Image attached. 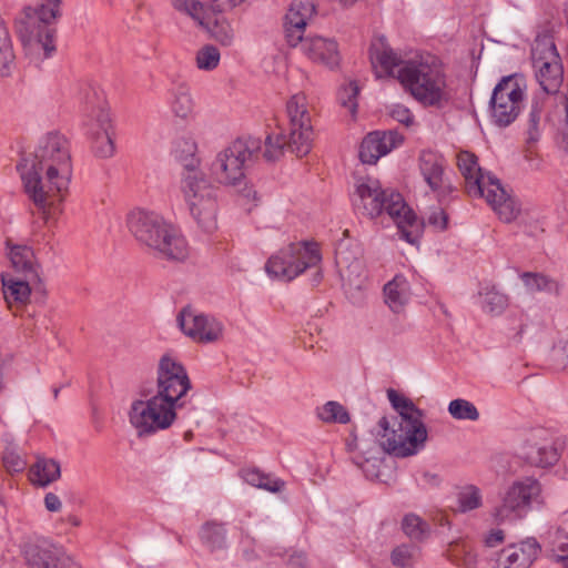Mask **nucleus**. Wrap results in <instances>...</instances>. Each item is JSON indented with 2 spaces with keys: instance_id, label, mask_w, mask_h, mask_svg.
Listing matches in <instances>:
<instances>
[{
  "instance_id": "nucleus-14",
  "label": "nucleus",
  "mask_w": 568,
  "mask_h": 568,
  "mask_svg": "<svg viewBox=\"0 0 568 568\" xmlns=\"http://www.w3.org/2000/svg\"><path fill=\"white\" fill-rule=\"evenodd\" d=\"M525 81L517 74L504 77L495 87L490 98V114L495 124L507 126L513 123L520 113Z\"/></svg>"
},
{
  "instance_id": "nucleus-45",
  "label": "nucleus",
  "mask_w": 568,
  "mask_h": 568,
  "mask_svg": "<svg viewBox=\"0 0 568 568\" xmlns=\"http://www.w3.org/2000/svg\"><path fill=\"white\" fill-rule=\"evenodd\" d=\"M205 29H207L211 36L222 45L230 47L233 44L235 32L232 24L226 19H217L213 26H210V21L207 20V27Z\"/></svg>"
},
{
  "instance_id": "nucleus-25",
  "label": "nucleus",
  "mask_w": 568,
  "mask_h": 568,
  "mask_svg": "<svg viewBox=\"0 0 568 568\" xmlns=\"http://www.w3.org/2000/svg\"><path fill=\"white\" fill-rule=\"evenodd\" d=\"M26 556L32 568H58L67 555L61 547L41 539L28 547Z\"/></svg>"
},
{
  "instance_id": "nucleus-24",
  "label": "nucleus",
  "mask_w": 568,
  "mask_h": 568,
  "mask_svg": "<svg viewBox=\"0 0 568 568\" xmlns=\"http://www.w3.org/2000/svg\"><path fill=\"white\" fill-rule=\"evenodd\" d=\"M303 53L312 61L322 63L328 68H334L339 63V52L335 40L320 36H302L298 42Z\"/></svg>"
},
{
  "instance_id": "nucleus-7",
  "label": "nucleus",
  "mask_w": 568,
  "mask_h": 568,
  "mask_svg": "<svg viewBox=\"0 0 568 568\" xmlns=\"http://www.w3.org/2000/svg\"><path fill=\"white\" fill-rule=\"evenodd\" d=\"M457 166L465 179V186L470 196L485 197L499 219L506 223L515 221L520 206L500 181L490 173H484L474 153L462 151L457 154Z\"/></svg>"
},
{
  "instance_id": "nucleus-42",
  "label": "nucleus",
  "mask_w": 568,
  "mask_h": 568,
  "mask_svg": "<svg viewBox=\"0 0 568 568\" xmlns=\"http://www.w3.org/2000/svg\"><path fill=\"white\" fill-rule=\"evenodd\" d=\"M194 60L199 70L209 72L219 67L221 53L215 45L205 44L196 51Z\"/></svg>"
},
{
  "instance_id": "nucleus-34",
  "label": "nucleus",
  "mask_w": 568,
  "mask_h": 568,
  "mask_svg": "<svg viewBox=\"0 0 568 568\" xmlns=\"http://www.w3.org/2000/svg\"><path fill=\"white\" fill-rule=\"evenodd\" d=\"M14 52L9 31L0 18V75L6 77L14 64Z\"/></svg>"
},
{
  "instance_id": "nucleus-43",
  "label": "nucleus",
  "mask_w": 568,
  "mask_h": 568,
  "mask_svg": "<svg viewBox=\"0 0 568 568\" xmlns=\"http://www.w3.org/2000/svg\"><path fill=\"white\" fill-rule=\"evenodd\" d=\"M448 413L457 420L476 422L479 418V412L476 406L464 398L453 399L448 404Z\"/></svg>"
},
{
  "instance_id": "nucleus-62",
  "label": "nucleus",
  "mask_w": 568,
  "mask_h": 568,
  "mask_svg": "<svg viewBox=\"0 0 568 568\" xmlns=\"http://www.w3.org/2000/svg\"><path fill=\"white\" fill-rule=\"evenodd\" d=\"M59 392H60V388H59V387H54V388H53V396H54V398H57V397H58Z\"/></svg>"
},
{
  "instance_id": "nucleus-3",
  "label": "nucleus",
  "mask_w": 568,
  "mask_h": 568,
  "mask_svg": "<svg viewBox=\"0 0 568 568\" xmlns=\"http://www.w3.org/2000/svg\"><path fill=\"white\" fill-rule=\"evenodd\" d=\"M388 399L399 415L397 428L389 429L386 417L381 418L379 427L384 430L383 448L400 458L416 455L425 447L428 433L424 424V414L416 405L404 395L394 389L387 392Z\"/></svg>"
},
{
  "instance_id": "nucleus-28",
  "label": "nucleus",
  "mask_w": 568,
  "mask_h": 568,
  "mask_svg": "<svg viewBox=\"0 0 568 568\" xmlns=\"http://www.w3.org/2000/svg\"><path fill=\"white\" fill-rule=\"evenodd\" d=\"M371 60L378 78L383 75L394 77L395 71L397 72L403 65L399 57L383 42L373 44L371 49Z\"/></svg>"
},
{
  "instance_id": "nucleus-38",
  "label": "nucleus",
  "mask_w": 568,
  "mask_h": 568,
  "mask_svg": "<svg viewBox=\"0 0 568 568\" xmlns=\"http://www.w3.org/2000/svg\"><path fill=\"white\" fill-rule=\"evenodd\" d=\"M457 507L459 513H468L483 505L481 491L474 485H467L457 493Z\"/></svg>"
},
{
  "instance_id": "nucleus-4",
  "label": "nucleus",
  "mask_w": 568,
  "mask_h": 568,
  "mask_svg": "<svg viewBox=\"0 0 568 568\" xmlns=\"http://www.w3.org/2000/svg\"><path fill=\"white\" fill-rule=\"evenodd\" d=\"M397 79L406 91L424 106L442 108L449 91L442 61L433 54H420L403 62Z\"/></svg>"
},
{
  "instance_id": "nucleus-59",
  "label": "nucleus",
  "mask_w": 568,
  "mask_h": 568,
  "mask_svg": "<svg viewBox=\"0 0 568 568\" xmlns=\"http://www.w3.org/2000/svg\"><path fill=\"white\" fill-rule=\"evenodd\" d=\"M566 130L567 132L565 133V139H564V143H565V150L568 151V97H567V103H566Z\"/></svg>"
},
{
  "instance_id": "nucleus-13",
  "label": "nucleus",
  "mask_w": 568,
  "mask_h": 568,
  "mask_svg": "<svg viewBox=\"0 0 568 568\" xmlns=\"http://www.w3.org/2000/svg\"><path fill=\"white\" fill-rule=\"evenodd\" d=\"M531 61L536 79L546 93H556L564 79V70L554 39L538 34L531 47Z\"/></svg>"
},
{
  "instance_id": "nucleus-36",
  "label": "nucleus",
  "mask_w": 568,
  "mask_h": 568,
  "mask_svg": "<svg viewBox=\"0 0 568 568\" xmlns=\"http://www.w3.org/2000/svg\"><path fill=\"white\" fill-rule=\"evenodd\" d=\"M26 276L23 280L21 278H10V280H2L3 282V293L7 302L11 304L12 302L17 303H26L29 301L30 297V286L29 282Z\"/></svg>"
},
{
  "instance_id": "nucleus-48",
  "label": "nucleus",
  "mask_w": 568,
  "mask_h": 568,
  "mask_svg": "<svg viewBox=\"0 0 568 568\" xmlns=\"http://www.w3.org/2000/svg\"><path fill=\"white\" fill-rule=\"evenodd\" d=\"M359 93V88L354 81H349L345 85H343L338 91V101L339 103L346 108L352 115L356 114L357 110V95Z\"/></svg>"
},
{
  "instance_id": "nucleus-37",
  "label": "nucleus",
  "mask_w": 568,
  "mask_h": 568,
  "mask_svg": "<svg viewBox=\"0 0 568 568\" xmlns=\"http://www.w3.org/2000/svg\"><path fill=\"white\" fill-rule=\"evenodd\" d=\"M316 416L326 424H347L349 414L347 409L338 402L328 400L324 405L316 408Z\"/></svg>"
},
{
  "instance_id": "nucleus-31",
  "label": "nucleus",
  "mask_w": 568,
  "mask_h": 568,
  "mask_svg": "<svg viewBox=\"0 0 568 568\" xmlns=\"http://www.w3.org/2000/svg\"><path fill=\"white\" fill-rule=\"evenodd\" d=\"M241 477L248 485L270 493H278L285 486V483L282 479L264 474L256 468L243 469L241 471Z\"/></svg>"
},
{
  "instance_id": "nucleus-35",
  "label": "nucleus",
  "mask_w": 568,
  "mask_h": 568,
  "mask_svg": "<svg viewBox=\"0 0 568 568\" xmlns=\"http://www.w3.org/2000/svg\"><path fill=\"white\" fill-rule=\"evenodd\" d=\"M172 7L186 16H189L197 26L207 27V10L199 0H171Z\"/></svg>"
},
{
  "instance_id": "nucleus-39",
  "label": "nucleus",
  "mask_w": 568,
  "mask_h": 568,
  "mask_svg": "<svg viewBox=\"0 0 568 568\" xmlns=\"http://www.w3.org/2000/svg\"><path fill=\"white\" fill-rule=\"evenodd\" d=\"M521 280L530 293L535 292H548V293H559V285L556 281L550 277L539 274V273H524L521 274Z\"/></svg>"
},
{
  "instance_id": "nucleus-33",
  "label": "nucleus",
  "mask_w": 568,
  "mask_h": 568,
  "mask_svg": "<svg viewBox=\"0 0 568 568\" xmlns=\"http://www.w3.org/2000/svg\"><path fill=\"white\" fill-rule=\"evenodd\" d=\"M200 538L211 550L222 549L226 545V530L222 524L210 521L201 527Z\"/></svg>"
},
{
  "instance_id": "nucleus-16",
  "label": "nucleus",
  "mask_w": 568,
  "mask_h": 568,
  "mask_svg": "<svg viewBox=\"0 0 568 568\" xmlns=\"http://www.w3.org/2000/svg\"><path fill=\"white\" fill-rule=\"evenodd\" d=\"M540 494L541 486L539 481L531 477L514 481L508 487L500 506L495 509L496 520L504 523L524 518Z\"/></svg>"
},
{
  "instance_id": "nucleus-27",
  "label": "nucleus",
  "mask_w": 568,
  "mask_h": 568,
  "mask_svg": "<svg viewBox=\"0 0 568 568\" xmlns=\"http://www.w3.org/2000/svg\"><path fill=\"white\" fill-rule=\"evenodd\" d=\"M384 302L394 313H402L412 298V288L407 278L396 275L383 288Z\"/></svg>"
},
{
  "instance_id": "nucleus-61",
  "label": "nucleus",
  "mask_w": 568,
  "mask_h": 568,
  "mask_svg": "<svg viewBox=\"0 0 568 568\" xmlns=\"http://www.w3.org/2000/svg\"><path fill=\"white\" fill-rule=\"evenodd\" d=\"M355 0H341L344 6H352Z\"/></svg>"
},
{
  "instance_id": "nucleus-55",
  "label": "nucleus",
  "mask_w": 568,
  "mask_h": 568,
  "mask_svg": "<svg viewBox=\"0 0 568 568\" xmlns=\"http://www.w3.org/2000/svg\"><path fill=\"white\" fill-rule=\"evenodd\" d=\"M505 540V534L501 529H491L484 538L487 547L494 548Z\"/></svg>"
},
{
  "instance_id": "nucleus-11",
  "label": "nucleus",
  "mask_w": 568,
  "mask_h": 568,
  "mask_svg": "<svg viewBox=\"0 0 568 568\" xmlns=\"http://www.w3.org/2000/svg\"><path fill=\"white\" fill-rule=\"evenodd\" d=\"M22 159H32L36 166L48 171L49 180H54V189L61 190L70 184L72 178V163L68 141L60 134L50 133L40 142L33 153Z\"/></svg>"
},
{
  "instance_id": "nucleus-29",
  "label": "nucleus",
  "mask_w": 568,
  "mask_h": 568,
  "mask_svg": "<svg viewBox=\"0 0 568 568\" xmlns=\"http://www.w3.org/2000/svg\"><path fill=\"white\" fill-rule=\"evenodd\" d=\"M8 256L17 272L22 273L28 280L38 278L34 254L27 245H12L9 247Z\"/></svg>"
},
{
  "instance_id": "nucleus-12",
  "label": "nucleus",
  "mask_w": 568,
  "mask_h": 568,
  "mask_svg": "<svg viewBox=\"0 0 568 568\" xmlns=\"http://www.w3.org/2000/svg\"><path fill=\"white\" fill-rule=\"evenodd\" d=\"M321 260L322 256L315 243H291L268 258L265 270L275 278L292 281L305 270L317 266Z\"/></svg>"
},
{
  "instance_id": "nucleus-8",
  "label": "nucleus",
  "mask_w": 568,
  "mask_h": 568,
  "mask_svg": "<svg viewBox=\"0 0 568 568\" xmlns=\"http://www.w3.org/2000/svg\"><path fill=\"white\" fill-rule=\"evenodd\" d=\"M261 150L257 139H237L220 151L211 164L214 181L223 186L235 187L247 201L256 199V191L246 182V169Z\"/></svg>"
},
{
  "instance_id": "nucleus-10",
  "label": "nucleus",
  "mask_w": 568,
  "mask_h": 568,
  "mask_svg": "<svg viewBox=\"0 0 568 568\" xmlns=\"http://www.w3.org/2000/svg\"><path fill=\"white\" fill-rule=\"evenodd\" d=\"M32 159H21L17 164L28 199L43 214L45 220L62 211V203L69 193L70 184L54 189V180H49L48 171L36 166Z\"/></svg>"
},
{
  "instance_id": "nucleus-22",
  "label": "nucleus",
  "mask_w": 568,
  "mask_h": 568,
  "mask_svg": "<svg viewBox=\"0 0 568 568\" xmlns=\"http://www.w3.org/2000/svg\"><path fill=\"white\" fill-rule=\"evenodd\" d=\"M538 552L539 545L535 539L509 545L498 554L491 568H529Z\"/></svg>"
},
{
  "instance_id": "nucleus-2",
  "label": "nucleus",
  "mask_w": 568,
  "mask_h": 568,
  "mask_svg": "<svg viewBox=\"0 0 568 568\" xmlns=\"http://www.w3.org/2000/svg\"><path fill=\"white\" fill-rule=\"evenodd\" d=\"M352 202L357 213L369 219L386 214L397 225L405 241L410 244L418 242L419 224L415 221L414 212L399 193L383 189L378 180L373 178L356 180Z\"/></svg>"
},
{
  "instance_id": "nucleus-40",
  "label": "nucleus",
  "mask_w": 568,
  "mask_h": 568,
  "mask_svg": "<svg viewBox=\"0 0 568 568\" xmlns=\"http://www.w3.org/2000/svg\"><path fill=\"white\" fill-rule=\"evenodd\" d=\"M541 114H542V105L538 101H534L531 103V108L528 114V121H527V138L526 143L531 146L536 144L542 133V125H541Z\"/></svg>"
},
{
  "instance_id": "nucleus-18",
  "label": "nucleus",
  "mask_w": 568,
  "mask_h": 568,
  "mask_svg": "<svg viewBox=\"0 0 568 568\" xmlns=\"http://www.w3.org/2000/svg\"><path fill=\"white\" fill-rule=\"evenodd\" d=\"M520 455L527 463L537 467L551 466L558 459L551 435L545 428H536L526 434Z\"/></svg>"
},
{
  "instance_id": "nucleus-57",
  "label": "nucleus",
  "mask_w": 568,
  "mask_h": 568,
  "mask_svg": "<svg viewBox=\"0 0 568 568\" xmlns=\"http://www.w3.org/2000/svg\"><path fill=\"white\" fill-rule=\"evenodd\" d=\"M556 352H558L562 357H565L566 359H568V337L567 338H564L561 339L557 347H556Z\"/></svg>"
},
{
  "instance_id": "nucleus-32",
  "label": "nucleus",
  "mask_w": 568,
  "mask_h": 568,
  "mask_svg": "<svg viewBox=\"0 0 568 568\" xmlns=\"http://www.w3.org/2000/svg\"><path fill=\"white\" fill-rule=\"evenodd\" d=\"M402 530L413 541H424L430 535V526L416 514H406L402 519Z\"/></svg>"
},
{
  "instance_id": "nucleus-19",
  "label": "nucleus",
  "mask_w": 568,
  "mask_h": 568,
  "mask_svg": "<svg viewBox=\"0 0 568 568\" xmlns=\"http://www.w3.org/2000/svg\"><path fill=\"white\" fill-rule=\"evenodd\" d=\"M419 170L427 185L438 196H446L453 192V186L445 176V161L440 154L423 151L419 155Z\"/></svg>"
},
{
  "instance_id": "nucleus-26",
  "label": "nucleus",
  "mask_w": 568,
  "mask_h": 568,
  "mask_svg": "<svg viewBox=\"0 0 568 568\" xmlns=\"http://www.w3.org/2000/svg\"><path fill=\"white\" fill-rule=\"evenodd\" d=\"M168 94V103L175 118L189 121L194 116L196 104L189 83L185 81L174 83L169 89Z\"/></svg>"
},
{
  "instance_id": "nucleus-52",
  "label": "nucleus",
  "mask_w": 568,
  "mask_h": 568,
  "mask_svg": "<svg viewBox=\"0 0 568 568\" xmlns=\"http://www.w3.org/2000/svg\"><path fill=\"white\" fill-rule=\"evenodd\" d=\"M389 114L394 120L405 124L406 126L410 125L414 122L413 113L407 106L403 104L393 105L389 111Z\"/></svg>"
},
{
  "instance_id": "nucleus-54",
  "label": "nucleus",
  "mask_w": 568,
  "mask_h": 568,
  "mask_svg": "<svg viewBox=\"0 0 568 568\" xmlns=\"http://www.w3.org/2000/svg\"><path fill=\"white\" fill-rule=\"evenodd\" d=\"M212 9L217 12L231 11L234 8L241 6L246 0H211Z\"/></svg>"
},
{
  "instance_id": "nucleus-53",
  "label": "nucleus",
  "mask_w": 568,
  "mask_h": 568,
  "mask_svg": "<svg viewBox=\"0 0 568 568\" xmlns=\"http://www.w3.org/2000/svg\"><path fill=\"white\" fill-rule=\"evenodd\" d=\"M3 464L8 471L10 473H19L22 471L26 467V462L14 453H7L3 456Z\"/></svg>"
},
{
  "instance_id": "nucleus-5",
  "label": "nucleus",
  "mask_w": 568,
  "mask_h": 568,
  "mask_svg": "<svg viewBox=\"0 0 568 568\" xmlns=\"http://www.w3.org/2000/svg\"><path fill=\"white\" fill-rule=\"evenodd\" d=\"M126 225L134 239L159 257L184 261L189 256L186 240L159 213L133 210L128 214Z\"/></svg>"
},
{
  "instance_id": "nucleus-44",
  "label": "nucleus",
  "mask_w": 568,
  "mask_h": 568,
  "mask_svg": "<svg viewBox=\"0 0 568 568\" xmlns=\"http://www.w3.org/2000/svg\"><path fill=\"white\" fill-rule=\"evenodd\" d=\"M481 296L483 310L490 314H500L508 306V297L495 287L486 288Z\"/></svg>"
},
{
  "instance_id": "nucleus-51",
  "label": "nucleus",
  "mask_w": 568,
  "mask_h": 568,
  "mask_svg": "<svg viewBox=\"0 0 568 568\" xmlns=\"http://www.w3.org/2000/svg\"><path fill=\"white\" fill-rule=\"evenodd\" d=\"M552 552L558 561L568 568V535L558 532L552 541Z\"/></svg>"
},
{
  "instance_id": "nucleus-20",
  "label": "nucleus",
  "mask_w": 568,
  "mask_h": 568,
  "mask_svg": "<svg viewBox=\"0 0 568 568\" xmlns=\"http://www.w3.org/2000/svg\"><path fill=\"white\" fill-rule=\"evenodd\" d=\"M111 118L108 110L99 109L90 125L88 133L92 140V150L98 158L108 159L114 154L115 146L111 133Z\"/></svg>"
},
{
  "instance_id": "nucleus-50",
  "label": "nucleus",
  "mask_w": 568,
  "mask_h": 568,
  "mask_svg": "<svg viewBox=\"0 0 568 568\" xmlns=\"http://www.w3.org/2000/svg\"><path fill=\"white\" fill-rule=\"evenodd\" d=\"M455 560L465 568H477L478 556L470 547L466 545L455 546L452 555Z\"/></svg>"
},
{
  "instance_id": "nucleus-23",
  "label": "nucleus",
  "mask_w": 568,
  "mask_h": 568,
  "mask_svg": "<svg viewBox=\"0 0 568 568\" xmlns=\"http://www.w3.org/2000/svg\"><path fill=\"white\" fill-rule=\"evenodd\" d=\"M315 13L314 0H294L286 13L285 32L291 47L302 41L307 21Z\"/></svg>"
},
{
  "instance_id": "nucleus-47",
  "label": "nucleus",
  "mask_w": 568,
  "mask_h": 568,
  "mask_svg": "<svg viewBox=\"0 0 568 568\" xmlns=\"http://www.w3.org/2000/svg\"><path fill=\"white\" fill-rule=\"evenodd\" d=\"M196 152V143L191 135H183L176 139L173 143V153L176 159L193 163V156ZM189 165V163H186Z\"/></svg>"
},
{
  "instance_id": "nucleus-30",
  "label": "nucleus",
  "mask_w": 568,
  "mask_h": 568,
  "mask_svg": "<svg viewBox=\"0 0 568 568\" xmlns=\"http://www.w3.org/2000/svg\"><path fill=\"white\" fill-rule=\"evenodd\" d=\"M61 476L60 465L54 459H38L30 468L29 477L32 484L45 487Z\"/></svg>"
},
{
  "instance_id": "nucleus-49",
  "label": "nucleus",
  "mask_w": 568,
  "mask_h": 568,
  "mask_svg": "<svg viewBox=\"0 0 568 568\" xmlns=\"http://www.w3.org/2000/svg\"><path fill=\"white\" fill-rule=\"evenodd\" d=\"M415 221L419 224V233L422 232V226L425 224L432 226L436 232H443L448 226V215L439 206L430 209L423 223H419L416 217Z\"/></svg>"
},
{
  "instance_id": "nucleus-41",
  "label": "nucleus",
  "mask_w": 568,
  "mask_h": 568,
  "mask_svg": "<svg viewBox=\"0 0 568 568\" xmlns=\"http://www.w3.org/2000/svg\"><path fill=\"white\" fill-rule=\"evenodd\" d=\"M285 149H287L286 135L282 132L270 133L265 138L263 158L267 162H274L280 160Z\"/></svg>"
},
{
  "instance_id": "nucleus-15",
  "label": "nucleus",
  "mask_w": 568,
  "mask_h": 568,
  "mask_svg": "<svg viewBox=\"0 0 568 568\" xmlns=\"http://www.w3.org/2000/svg\"><path fill=\"white\" fill-rule=\"evenodd\" d=\"M286 112L290 120V133L286 136L287 150L304 156L313 146L314 132L308 111L307 100L304 94L291 97L286 104Z\"/></svg>"
},
{
  "instance_id": "nucleus-56",
  "label": "nucleus",
  "mask_w": 568,
  "mask_h": 568,
  "mask_svg": "<svg viewBox=\"0 0 568 568\" xmlns=\"http://www.w3.org/2000/svg\"><path fill=\"white\" fill-rule=\"evenodd\" d=\"M44 506L45 508L49 510V511H59L62 507V503L60 500V498L53 494V493H48L45 496H44Z\"/></svg>"
},
{
  "instance_id": "nucleus-58",
  "label": "nucleus",
  "mask_w": 568,
  "mask_h": 568,
  "mask_svg": "<svg viewBox=\"0 0 568 568\" xmlns=\"http://www.w3.org/2000/svg\"><path fill=\"white\" fill-rule=\"evenodd\" d=\"M58 568H81L75 561H73L69 556L62 558Z\"/></svg>"
},
{
  "instance_id": "nucleus-9",
  "label": "nucleus",
  "mask_w": 568,
  "mask_h": 568,
  "mask_svg": "<svg viewBox=\"0 0 568 568\" xmlns=\"http://www.w3.org/2000/svg\"><path fill=\"white\" fill-rule=\"evenodd\" d=\"M180 190L197 227L204 233H213L217 229V187L203 173L187 171L182 176Z\"/></svg>"
},
{
  "instance_id": "nucleus-46",
  "label": "nucleus",
  "mask_w": 568,
  "mask_h": 568,
  "mask_svg": "<svg viewBox=\"0 0 568 568\" xmlns=\"http://www.w3.org/2000/svg\"><path fill=\"white\" fill-rule=\"evenodd\" d=\"M418 548L413 545H400L392 551V562L400 568H408L418 558Z\"/></svg>"
},
{
  "instance_id": "nucleus-17",
  "label": "nucleus",
  "mask_w": 568,
  "mask_h": 568,
  "mask_svg": "<svg viewBox=\"0 0 568 568\" xmlns=\"http://www.w3.org/2000/svg\"><path fill=\"white\" fill-rule=\"evenodd\" d=\"M182 332L197 343H214L222 338L224 326L213 316L185 307L178 316Z\"/></svg>"
},
{
  "instance_id": "nucleus-1",
  "label": "nucleus",
  "mask_w": 568,
  "mask_h": 568,
  "mask_svg": "<svg viewBox=\"0 0 568 568\" xmlns=\"http://www.w3.org/2000/svg\"><path fill=\"white\" fill-rule=\"evenodd\" d=\"M191 388L192 384L183 365L171 355H163L156 369V392L146 399H136L131 404L129 422L136 435L151 436L170 428Z\"/></svg>"
},
{
  "instance_id": "nucleus-60",
  "label": "nucleus",
  "mask_w": 568,
  "mask_h": 568,
  "mask_svg": "<svg viewBox=\"0 0 568 568\" xmlns=\"http://www.w3.org/2000/svg\"><path fill=\"white\" fill-rule=\"evenodd\" d=\"M65 521L69 523L70 525L74 526V527H78L81 525V520L74 516V515H68L65 517Z\"/></svg>"
},
{
  "instance_id": "nucleus-21",
  "label": "nucleus",
  "mask_w": 568,
  "mask_h": 568,
  "mask_svg": "<svg viewBox=\"0 0 568 568\" xmlns=\"http://www.w3.org/2000/svg\"><path fill=\"white\" fill-rule=\"evenodd\" d=\"M403 136L396 131L372 132L362 142L359 159L363 163L374 164L381 156L400 145Z\"/></svg>"
},
{
  "instance_id": "nucleus-6",
  "label": "nucleus",
  "mask_w": 568,
  "mask_h": 568,
  "mask_svg": "<svg viewBox=\"0 0 568 568\" xmlns=\"http://www.w3.org/2000/svg\"><path fill=\"white\" fill-rule=\"evenodd\" d=\"M61 0H43L37 7H28L17 20L16 28L29 60L40 64L51 58L55 50L54 21L60 17Z\"/></svg>"
}]
</instances>
